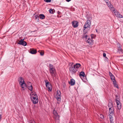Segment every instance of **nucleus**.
Returning <instances> with one entry per match:
<instances>
[{"label": "nucleus", "instance_id": "obj_35", "mask_svg": "<svg viewBox=\"0 0 123 123\" xmlns=\"http://www.w3.org/2000/svg\"><path fill=\"white\" fill-rule=\"evenodd\" d=\"M109 75L110 77L113 75L112 73L110 71L109 72Z\"/></svg>", "mask_w": 123, "mask_h": 123}, {"label": "nucleus", "instance_id": "obj_46", "mask_svg": "<svg viewBox=\"0 0 123 123\" xmlns=\"http://www.w3.org/2000/svg\"><path fill=\"white\" fill-rule=\"evenodd\" d=\"M60 13V12L59 11L58 12V14H59Z\"/></svg>", "mask_w": 123, "mask_h": 123}, {"label": "nucleus", "instance_id": "obj_6", "mask_svg": "<svg viewBox=\"0 0 123 123\" xmlns=\"http://www.w3.org/2000/svg\"><path fill=\"white\" fill-rule=\"evenodd\" d=\"M91 25V22L89 20H87L84 26V28H87L88 27L90 28V26Z\"/></svg>", "mask_w": 123, "mask_h": 123}, {"label": "nucleus", "instance_id": "obj_11", "mask_svg": "<svg viewBox=\"0 0 123 123\" xmlns=\"http://www.w3.org/2000/svg\"><path fill=\"white\" fill-rule=\"evenodd\" d=\"M106 3L107 6L111 10L112 9H115V8L113 7V6L112 5L111 3V2L109 1L107 2V3Z\"/></svg>", "mask_w": 123, "mask_h": 123}, {"label": "nucleus", "instance_id": "obj_44", "mask_svg": "<svg viewBox=\"0 0 123 123\" xmlns=\"http://www.w3.org/2000/svg\"><path fill=\"white\" fill-rule=\"evenodd\" d=\"M71 0H66V1L67 2H69L71 1Z\"/></svg>", "mask_w": 123, "mask_h": 123}, {"label": "nucleus", "instance_id": "obj_9", "mask_svg": "<svg viewBox=\"0 0 123 123\" xmlns=\"http://www.w3.org/2000/svg\"><path fill=\"white\" fill-rule=\"evenodd\" d=\"M72 25L74 28H76L79 25L78 22L77 21H74L72 22Z\"/></svg>", "mask_w": 123, "mask_h": 123}, {"label": "nucleus", "instance_id": "obj_49", "mask_svg": "<svg viewBox=\"0 0 123 123\" xmlns=\"http://www.w3.org/2000/svg\"><path fill=\"white\" fill-rule=\"evenodd\" d=\"M72 123V122H70V123Z\"/></svg>", "mask_w": 123, "mask_h": 123}, {"label": "nucleus", "instance_id": "obj_36", "mask_svg": "<svg viewBox=\"0 0 123 123\" xmlns=\"http://www.w3.org/2000/svg\"><path fill=\"white\" fill-rule=\"evenodd\" d=\"M103 55L104 57L106 58L107 59H108L107 58L106 56V54L105 53H104L103 54Z\"/></svg>", "mask_w": 123, "mask_h": 123}, {"label": "nucleus", "instance_id": "obj_47", "mask_svg": "<svg viewBox=\"0 0 123 123\" xmlns=\"http://www.w3.org/2000/svg\"><path fill=\"white\" fill-rule=\"evenodd\" d=\"M96 32H98V31H97V29H96Z\"/></svg>", "mask_w": 123, "mask_h": 123}, {"label": "nucleus", "instance_id": "obj_30", "mask_svg": "<svg viewBox=\"0 0 123 123\" xmlns=\"http://www.w3.org/2000/svg\"><path fill=\"white\" fill-rule=\"evenodd\" d=\"M110 77L111 80H115V77L114 75H113V76H111Z\"/></svg>", "mask_w": 123, "mask_h": 123}, {"label": "nucleus", "instance_id": "obj_40", "mask_svg": "<svg viewBox=\"0 0 123 123\" xmlns=\"http://www.w3.org/2000/svg\"><path fill=\"white\" fill-rule=\"evenodd\" d=\"M118 50L119 51H120L121 52H122V49L120 48H119L118 49Z\"/></svg>", "mask_w": 123, "mask_h": 123}, {"label": "nucleus", "instance_id": "obj_50", "mask_svg": "<svg viewBox=\"0 0 123 123\" xmlns=\"http://www.w3.org/2000/svg\"><path fill=\"white\" fill-rule=\"evenodd\" d=\"M57 103L58 104L59 103L58 102H57Z\"/></svg>", "mask_w": 123, "mask_h": 123}, {"label": "nucleus", "instance_id": "obj_5", "mask_svg": "<svg viewBox=\"0 0 123 123\" xmlns=\"http://www.w3.org/2000/svg\"><path fill=\"white\" fill-rule=\"evenodd\" d=\"M112 11L114 13L117 17L120 18H123V16L121 14H120L119 12L117 11L115 9V8L113 9Z\"/></svg>", "mask_w": 123, "mask_h": 123}, {"label": "nucleus", "instance_id": "obj_39", "mask_svg": "<svg viewBox=\"0 0 123 123\" xmlns=\"http://www.w3.org/2000/svg\"><path fill=\"white\" fill-rule=\"evenodd\" d=\"M35 19H37L39 18V16L38 15H36L35 16Z\"/></svg>", "mask_w": 123, "mask_h": 123}, {"label": "nucleus", "instance_id": "obj_7", "mask_svg": "<svg viewBox=\"0 0 123 123\" xmlns=\"http://www.w3.org/2000/svg\"><path fill=\"white\" fill-rule=\"evenodd\" d=\"M53 111L54 114V118L56 119L59 120V117L58 114L57 112L56 111L54 110Z\"/></svg>", "mask_w": 123, "mask_h": 123}, {"label": "nucleus", "instance_id": "obj_4", "mask_svg": "<svg viewBox=\"0 0 123 123\" xmlns=\"http://www.w3.org/2000/svg\"><path fill=\"white\" fill-rule=\"evenodd\" d=\"M61 94L60 91L59 90H57L55 98L58 101H60L61 100Z\"/></svg>", "mask_w": 123, "mask_h": 123}, {"label": "nucleus", "instance_id": "obj_19", "mask_svg": "<svg viewBox=\"0 0 123 123\" xmlns=\"http://www.w3.org/2000/svg\"><path fill=\"white\" fill-rule=\"evenodd\" d=\"M18 81L19 82V84H21L23 82V81H24L22 77L19 78H18Z\"/></svg>", "mask_w": 123, "mask_h": 123}, {"label": "nucleus", "instance_id": "obj_12", "mask_svg": "<svg viewBox=\"0 0 123 123\" xmlns=\"http://www.w3.org/2000/svg\"><path fill=\"white\" fill-rule=\"evenodd\" d=\"M114 113V108H109V115H113Z\"/></svg>", "mask_w": 123, "mask_h": 123}, {"label": "nucleus", "instance_id": "obj_38", "mask_svg": "<svg viewBox=\"0 0 123 123\" xmlns=\"http://www.w3.org/2000/svg\"><path fill=\"white\" fill-rule=\"evenodd\" d=\"M27 84H28V86H31V85H32V84L30 82H27Z\"/></svg>", "mask_w": 123, "mask_h": 123}, {"label": "nucleus", "instance_id": "obj_10", "mask_svg": "<svg viewBox=\"0 0 123 123\" xmlns=\"http://www.w3.org/2000/svg\"><path fill=\"white\" fill-rule=\"evenodd\" d=\"M81 65L80 63H76L75 65H74V69H75L76 71H75V73L77 71L78 69L81 66Z\"/></svg>", "mask_w": 123, "mask_h": 123}, {"label": "nucleus", "instance_id": "obj_1", "mask_svg": "<svg viewBox=\"0 0 123 123\" xmlns=\"http://www.w3.org/2000/svg\"><path fill=\"white\" fill-rule=\"evenodd\" d=\"M49 65V72L51 76L53 78L54 77H55L56 76L55 69L53 65L50 64Z\"/></svg>", "mask_w": 123, "mask_h": 123}, {"label": "nucleus", "instance_id": "obj_32", "mask_svg": "<svg viewBox=\"0 0 123 123\" xmlns=\"http://www.w3.org/2000/svg\"><path fill=\"white\" fill-rule=\"evenodd\" d=\"M44 1L47 3H49L51 2V0H44Z\"/></svg>", "mask_w": 123, "mask_h": 123}, {"label": "nucleus", "instance_id": "obj_37", "mask_svg": "<svg viewBox=\"0 0 123 123\" xmlns=\"http://www.w3.org/2000/svg\"><path fill=\"white\" fill-rule=\"evenodd\" d=\"M100 118L101 119H103L104 118V116L103 115H102V114H100Z\"/></svg>", "mask_w": 123, "mask_h": 123}, {"label": "nucleus", "instance_id": "obj_3", "mask_svg": "<svg viewBox=\"0 0 123 123\" xmlns=\"http://www.w3.org/2000/svg\"><path fill=\"white\" fill-rule=\"evenodd\" d=\"M34 97L32 96L31 97V99L34 104H36L38 102V99L37 96L36 94L34 95Z\"/></svg>", "mask_w": 123, "mask_h": 123}, {"label": "nucleus", "instance_id": "obj_16", "mask_svg": "<svg viewBox=\"0 0 123 123\" xmlns=\"http://www.w3.org/2000/svg\"><path fill=\"white\" fill-rule=\"evenodd\" d=\"M117 104V108L118 110H120L121 108V105L120 101L116 102Z\"/></svg>", "mask_w": 123, "mask_h": 123}, {"label": "nucleus", "instance_id": "obj_29", "mask_svg": "<svg viewBox=\"0 0 123 123\" xmlns=\"http://www.w3.org/2000/svg\"><path fill=\"white\" fill-rule=\"evenodd\" d=\"M114 86L115 87L117 88H119L118 86V85L117 84V83L114 84Z\"/></svg>", "mask_w": 123, "mask_h": 123}, {"label": "nucleus", "instance_id": "obj_24", "mask_svg": "<svg viewBox=\"0 0 123 123\" xmlns=\"http://www.w3.org/2000/svg\"><path fill=\"white\" fill-rule=\"evenodd\" d=\"M115 96V101L116 102H118V101H119V97L117 95H116Z\"/></svg>", "mask_w": 123, "mask_h": 123}, {"label": "nucleus", "instance_id": "obj_42", "mask_svg": "<svg viewBox=\"0 0 123 123\" xmlns=\"http://www.w3.org/2000/svg\"><path fill=\"white\" fill-rule=\"evenodd\" d=\"M40 55L42 56L44 54V53L43 52H40Z\"/></svg>", "mask_w": 123, "mask_h": 123}, {"label": "nucleus", "instance_id": "obj_18", "mask_svg": "<svg viewBox=\"0 0 123 123\" xmlns=\"http://www.w3.org/2000/svg\"><path fill=\"white\" fill-rule=\"evenodd\" d=\"M70 84L71 86L74 85L75 83V80L73 79H72L70 80V81L69 83Z\"/></svg>", "mask_w": 123, "mask_h": 123}, {"label": "nucleus", "instance_id": "obj_22", "mask_svg": "<svg viewBox=\"0 0 123 123\" xmlns=\"http://www.w3.org/2000/svg\"><path fill=\"white\" fill-rule=\"evenodd\" d=\"M39 17L40 18L42 19H44L45 18V16L43 14H39Z\"/></svg>", "mask_w": 123, "mask_h": 123}, {"label": "nucleus", "instance_id": "obj_2", "mask_svg": "<svg viewBox=\"0 0 123 123\" xmlns=\"http://www.w3.org/2000/svg\"><path fill=\"white\" fill-rule=\"evenodd\" d=\"M73 64L74 63L72 62L69 63V71L70 72V73L72 74H74L75 73V71H76L75 69H74Z\"/></svg>", "mask_w": 123, "mask_h": 123}, {"label": "nucleus", "instance_id": "obj_31", "mask_svg": "<svg viewBox=\"0 0 123 123\" xmlns=\"http://www.w3.org/2000/svg\"><path fill=\"white\" fill-rule=\"evenodd\" d=\"M49 13H50L52 14L53 13V10L52 9H50L49 10Z\"/></svg>", "mask_w": 123, "mask_h": 123}, {"label": "nucleus", "instance_id": "obj_21", "mask_svg": "<svg viewBox=\"0 0 123 123\" xmlns=\"http://www.w3.org/2000/svg\"><path fill=\"white\" fill-rule=\"evenodd\" d=\"M37 51L36 50L34 49H31L30 53L32 54H35L37 53Z\"/></svg>", "mask_w": 123, "mask_h": 123}, {"label": "nucleus", "instance_id": "obj_26", "mask_svg": "<svg viewBox=\"0 0 123 123\" xmlns=\"http://www.w3.org/2000/svg\"><path fill=\"white\" fill-rule=\"evenodd\" d=\"M28 89L30 90L31 91H32L33 89L32 86V85H31V86H28Z\"/></svg>", "mask_w": 123, "mask_h": 123}, {"label": "nucleus", "instance_id": "obj_45", "mask_svg": "<svg viewBox=\"0 0 123 123\" xmlns=\"http://www.w3.org/2000/svg\"><path fill=\"white\" fill-rule=\"evenodd\" d=\"M119 46V47H118L119 48H121V46L120 44H119V46Z\"/></svg>", "mask_w": 123, "mask_h": 123}, {"label": "nucleus", "instance_id": "obj_43", "mask_svg": "<svg viewBox=\"0 0 123 123\" xmlns=\"http://www.w3.org/2000/svg\"><path fill=\"white\" fill-rule=\"evenodd\" d=\"M103 0L105 2V3H107V2L109 1L108 0Z\"/></svg>", "mask_w": 123, "mask_h": 123}, {"label": "nucleus", "instance_id": "obj_41", "mask_svg": "<svg viewBox=\"0 0 123 123\" xmlns=\"http://www.w3.org/2000/svg\"><path fill=\"white\" fill-rule=\"evenodd\" d=\"M113 85L114 84H115L116 83V81L115 80H114L113 81Z\"/></svg>", "mask_w": 123, "mask_h": 123}, {"label": "nucleus", "instance_id": "obj_48", "mask_svg": "<svg viewBox=\"0 0 123 123\" xmlns=\"http://www.w3.org/2000/svg\"><path fill=\"white\" fill-rule=\"evenodd\" d=\"M34 123V122H32L31 123Z\"/></svg>", "mask_w": 123, "mask_h": 123}, {"label": "nucleus", "instance_id": "obj_8", "mask_svg": "<svg viewBox=\"0 0 123 123\" xmlns=\"http://www.w3.org/2000/svg\"><path fill=\"white\" fill-rule=\"evenodd\" d=\"M24 39H21L19 41L18 44L24 46H26L27 45V43L26 42L24 41Z\"/></svg>", "mask_w": 123, "mask_h": 123}, {"label": "nucleus", "instance_id": "obj_23", "mask_svg": "<svg viewBox=\"0 0 123 123\" xmlns=\"http://www.w3.org/2000/svg\"><path fill=\"white\" fill-rule=\"evenodd\" d=\"M86 28H84V27H83V35H85V34H87V30H86Z\"/></svg>", "mask_w": 123, "mask_h": 123}, {"label": "nucleus", "instance_id": "obj_34", "mask_svg": "<svg viewBox=\"0 0 123 123\" xmlns=\"http://www.w3.org/2000/svg\"><path fill=\"white\" fill-rule=\"evenodd\" d=\"M109 75L110 77L113 75L112 73L110 71L109 72Z\"/></svg>", "mask_w": 123, "mask_h": 123}, {"label": "nucleus", "instance_id": "obj_15", "mask_svg": "<svg viewBox=\"0 0 123 123\" xmlns=\"http://www.w3.org/2000/svg\"><path fill=\"white\" fill-rule=\"evenodd\" d=\"M20 84L21 85V87L22 89V90H25V87L26 86V85L25 83V81H23V82L22 83Z\"/></svg>", "mask_w": 123, "mask_h": 123}, {"label": "nucleus", "instance_id": "obj_17", "mask_svg": "<svg viewBox=\"0 0 123 123\" xmlns=\"http://www.w3.org/2000/svg\"><path fill=\"white\" fill-rule=\"evenodd\" d=\"M45 83L46 87L47 88L51 86L50 84L49 83V81H48V80H45Z\"/></svg>", "mask_w": 123, "mask_h": 123}, {"label": "nucleus", "instance_id": "obj_28", "mask_svg": "<svg viewBox=\"0 0 123 123\" xmlns=\"http://www.w3.org/2000/svg\"><path fill=\"white\" fill-rule=\"evenodd\" d=\"M87 37L88 36L87 35V34H85V35H83V38H86V39H87Z\"/></svg>", "mask_w": 123, "mask_h": 123}, {"label": "nucleus", "instance_id": "obj_33", "mask_svg": "<svg viewBox=\"0 0 123 123\" xmlns=\"http://www.w3.org/2000/svg\"><path fill=\"white\" fill-rule=\"evenodd\" d=\"M109 75L110 77L113 75L112 73L110 71L109 72Z\"/></svg>", "mask_w": 123, "mask_h": 123}, {"label": "nucleus", "instance_id": "obj_13", "mask_svg": "<svg viewBox=\"0 0 123 123\" xmlns=\"http://www.w3.org/2000/svg\"><path fill=\"white\" fill-rule=\"evenodd\" d=\"M79 76L80 78L82 79V77L85 78H86V76L85 75L84 72L82 71L79 74Z\"/></svg>", "mask_w": 123, "mask_h": 123}, {"label": "nucleus", "instance_id": "obj_27", "mask_svg": "<svg viewBox=\"0 0 123 123\" xmlns=\"http://www.w3.org/2000/svg\"><path fill=\"white\" fill-rule=\"evenodd\" d=\"M48 88V91L49 92V91H51L52 90V87H51V86H50V87H49L48 88Z\"/></svg>", "mask_w": 123, "mask_h": 123}, {"label": "nucleus", "instance_id": "obj_20", "mask_svg": "<svg viewBox=\"0 0 123 123\" xmlns=\"http://www.w3.org/2000/svg\"><path fill=\"white\" fill-rule=\"evenodd\" d=\"M112 115H109V117L110 119V123H114L113 121V118L112 116Z\"/></svg>", "mask_w": 123, "mask_h": 123}, {"label": "nucleus", "instance_id": "obj_25", "mask_svg": "<svg viewBox=\"0 0 123 123\" xmlns=\"http://www.w3.org/2000/svg\"><path fill=\"white\" fill-rule=\"evenodd\" d=\"M108 107L109 108H114L113 106V103L112 102H110L108 104Z\"/></svg>", "mask_w": 123, "mask_h": 123}, {"label": "nucleus", "instance_id": "obj_14", "mask_svg": "<svg viewBox=\"0 0 123 123\" xmlns=\"http://www.w3.org/2000/svg\"><path fill=\"white\" fill-rule=\"evenodd\" d=\"M86 42L87 43L89 44V45H91L93 44L92 38H88V40L86 41Z\"/></svg>", "mask_w": 123, "mask_h": 123}]
</instances>
